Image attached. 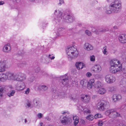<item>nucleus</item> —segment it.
<instances>
[{"label": "nucleus", "instance_id": "864d4df0", "mask_svg": "<svg viewBox=\"0 0 126 126\" xmlns=\"http://www.w3.org/2000/svg\"><path fill=\"white\" fill-rule=\"evenodd\" d=\"M30 89L29 88H27V90L25 91V94H28L29 92Z\"/></svg>", "mask_w": 126, "mask_h": 126}, {"label": "nucleus", "instance_id": "4468645a", "mask_svg": "<svg viewBox=\"0 0 126 126\" xmlns=\"http://www.w3.org/2000/svg\"><path fill=\"white\" fill-rule=\"evenodd\" d=\"M7 63L5 62H0V72H3L5 71Z\"/></svg>", "mask_w": 126, "mask_h": 126}, {"label": "nucleus", "instance_id": "4c0bfd02", "mask_svg": "<svg viewBox=\"0 0 126 126\" xmlns=\"http://www.w3.org/2000/svg\"><path fill=\"white\" fill-rule=\"evenodd\" d=\"M122 65L124 66L123 69L125 70V72L126 73V62L123 63Z\"/></svg>", "mask_w": 126, "mask_h": 126}, {"label": "nucleus", "instance_id": "8fccbe9b", "mask_svg": "<svg viewBox=\"0 0 126 126\" xmlns=\"http://www.w3.org/2000/svg\"><path fill=\"white\" fill-rule=\"evenodd\" d=\"M108 29L107 28L105 27L103 29V31H102L103 32H104L106 31H108Z\"/></svg>", "mask_w": 126, "mask_h": 126}, {"label": "nucleus", "instance_id": "6ab92c4d", "mask_svg": "<svg viewBox=\"0 0 126 126\" xmlns=\"http://www.w3.org/2000/svg\"><path fill=\"white\" fill-rule=\"evenodd\" d=\"M94 82V79H91L87 82V87L89 89H90L92 88L93 86Z\"/></svg>", "mask_w": 126, "mask_h": 126}, {"label": "nucleus", "instance_id": "dca6fc26", "mask_svg": "<svg viewBox=\"0 0 126 126\" xmlns=\"http://www.w3.org/2000/svg\"><path fill=\"white\" fill-rule=\"evenodd\" d=\"M119 39L120 42L122 43L126 42V35H120L119 37Z\"/></svg>", "mask_w": 126, "mask_h": 126}, {"label": "nucleus", "instance_id": "7c9ffc66", "mask_svg": "<svg viewBox=\"0 0 126 126\" xmlns=\"http://www.w3.org/2000/svg\"><path fill=\"white\" fill-rule=\"evenodd\" d=\"M10 50L8 49V47L6 46H4L3 48V51L5 52L8 53Z\"/></svg>", "mask_w": 126, "mask_h": 126}, {"label": "nucleus", "instance_id": "e2e57ef3", "mask_svg": "<svg viewBox=\"0 0 126 126\" xmlns=\"http://www.w3.org/2000/svg\"><path fill=\"white\" fill-rule=\"evenodd\" d=\"M41 126H44L43 125V123H40Z\"/></svg>", "mask_w": 126, "mask_h": 126}, {"label": "nucleus", "instance_id": "680f3d73", "mask_svg": "<svg viewBox=\"0 0 126 126\" xmlns=\"http://www.w3.org/2000/svg\"><path fill=\"white\" fill-rule=\"evenodd\" d=\"M113 28H114V29H117V26H115L113 27Z\"/></svg>", "mask_w": 126, "mask_h": 126}, {"label": "nucleus", "instance_id": "0eeeda50", "mask_svg": "<svg viewBox=\"0 0 126 126\" xmlns=\"http://www.w3.org/2000/svg\"><path fill=\"white\" fill-rule=\"evenodd\" d=\"M60 119L61 123L64 125L69 124L71 121V119L67 116H62Z\"/></svg>", "mask_w": 126, "mask_h": 126}, {"label": "nucleus", "instance_id": "c85d7f7f", "mask_svg": "<svg viewBox=\"0 0 126 126\" xmlns=\"http://www.w3.org/2000/svg\"><path fill=\"white\" fill-rule=\"evenodd\" d=\"M102 84L101 82L99 81H97L95 84H94V87L95 88H99L101 87Z\"/></svg>", "mask_w": 126, "mask_h": 126}, {"label": "nucleus", "instance_id": "ddd939ff", "mask_svg": "<svg viewBox=\"0 0 126 126\" xmlns=\"http://www.w3.org/2000/svg\"><path fill=\"white\" fill-rule=\"evenodd\" d=\"M25 79L26 76L25 75L20 74L17 77H15V79L18 81H22L25 80Z\"/></svg>", "mask_w": 126, "mask_h": 126}, {"label": "nucleus", "instance_id": "13d9d810", "mask_svg": "<svg viewBox=\"0 0 126 126\" xmlns=\"http://www.w3.org/2000/svg\"><path fill=\"white\" fill-rule=\"evenodd\" d=\"M48 121H49L51 120V119L49 117H47L45 118Z\"/></svg>", "mask_w": 126, "mask_h": 126}, {"label": "nucleus", "instance_id": "9d476101", "mask_svg": "<svg viewBox=\"0 0 126 126\" xmlns=\"http://www.w3.org/2000/svg\"><path fill=\"white\" fill-rule=\"evenodd\" d=\"M80 98L82 101L84 102L88 103L90 101V97L89 96L87 95H82L81 96Z\"/></svg>", "mask_w": 126, "mask_h": 126}, {"label": "nucleus", "instance_id": "aec40b11", "mask_svg": "<svg viewBox=\"0 0 126 126\" xmlns=\"http://www.w3.org/2000/svg\"><path fill=\"white\" fill-rule=\"evenodd\" d=\"M38 89L42 91H45L47 90L48 88L46 86L44 85H42L39 86Z\"/></svg>", "mask_w": 126, "mask_h": 126}, {"label": "nucleus", "instance_id": "39448f33", "mask_svg": "<svg viewBox=\"0 0 126 126\" xmlns=\"http://www.w3.org/2000/svg\"><path fill=\"white\" fill-rule=\"evenodd\" d=\"M105 114L107 115H111L112 118H116L120 117L121 116L120 114L116 111L114 109H110L105 112Z\"/></svg>", "mask_w": 126, "mask_h": 126}, {"label": "nucleus", "instance_id": "69168bd1", "mask_svg": "<svg viewBox=\"0 0 126 126\" xmlns=\"http://www.w3.org/2000/svg\"><path fill=\"white\" fill-rule=\"evenodd\" d=\"M27 122V119H25V123H26Z\"/></svg>", "mask_w": 126, "mask_h": 126}, {"label": "nucleus", "instance_id": "c756f323", "mask_svg": "<svg viewBox=\"0 0 126 126\" xmlns=\"http://www.w3.org/2000/svg\"><path fill=\"white\" fill-rule=\"evenodd\" d=\"M106 92V90L104 88H100L98 91V94H103Z\"/></svg>", "mask_w": 126, "mask_h": 126}, {"label": "nucleus", "instance_id": "cd10ccee", "mask_svg": "<svg viewBox=\"0 0 126 126\" xmlns=\"http://www.w3.org/2000/svg\"><path fill=\"white\" fill-rule=\"evenodd\" d=\"M94 68L95 69V72H99L101 71V68L99 65H96L94 66Z\"/></svg>", "mask_w": 126, "mask_h": 126}, {"label": "nucleus", "instance_id": "49530a36", "mask_svg": "<svg viewBox=\"0 0 126 126\" xmlns=\"http://www.w3.org/2000/svg\"><path fill=\"white\" fill-rule=\"evenodd\" d=\"M40 68L38 67H37L35 69V72L36 73H37L40 71Z\"/></svg>", "mask_w": 126, "mask_h": 126}, {"label": "nucleus", "instance_id": "58836bf2", "mask_svg": "<svg viewBox=\"0 0 126 126\" xmlns=\"http://www.w3.org/2000/svg\"><path fill=\"white\" fill-rule=\"evenodd\" d=\"M106 46H105L103 47L104 50L103 51V54L105 55H107L108 53L106 50Z\"/></svg>", "mask_w": 126, "mask_h": 126}, {"label": "nucleus", "instance_id": "2eb2a0df", "mask_svg": "<svg viewBox=\"0 0 126 126\" xmlns=\"http://www.w3.org/2000/svg\"><path fill=\"white\" fill-rule=\"evenodd\" d=\"M113 100L114 102H117L122 98V96L119 94H114L112 97Z\"/></svg>", "mask_w": 126, "mask_h": 126}, {"label": "nucleus", "instance_id": "c03bdc74", "mask_svg": "<svg viewBox=\"0 0 126 126\" xmlns=\"http://www.w3.org/2000/svg\"><path fill=\"white\" fill-rule=\"evenodd\" d=\"M85 33L89 36H90L91 35V32L88 30H86L85 31Z\"/></svg>", "mask_w": 126, "mask_h": 126}, {"label": "nucleus", "instance_id": "37998d69", "mask_svg": "<svg viewBox=\"0 0 126 126\" xmlns=\"http://www.w3.org/2000/svg\"><path fill=\"white\" fill-rule=\"evenodd\" d=\"M90 60L92 61H95V59L94 56H90Z\"/></svg>", "mask_w": 126, "mask_h": 126}, {"label": "nucleus", "instance_id": "b1692460", "mask_svg": "<svg viewBox=\"0 0 126 126\" xmlns=\"http://www.w3.org/2000/svg\"><path fill=\"white\" fill-rule=\"evenodd\" d=\"M87 80L86 79H83L81 80L80 82V84L83 87H86L88 83Z\"/></svg>", "mask_w": 126, "mask_h": 126}, {"label": "nucleus", "instance_id": "774afa93", "mask_svg": "<svg viewBox=\"0 0 126 126\" xmlns=\"http://www.w3.org/2000/svg\"><path fill=\"white\" fill-rule=\"evenodd\" d=\"M29 0L31 1H33L35 0Z\"/></svg>", "mask_w": 126, "mask_h": 126}, {"label": "nucleus", "instance_id": "5fc2aeb1", "mask_svg": "<svg viewBox=\"0 0 126 126\" xmlns=\"http://www.w3.org/2000/svg\"><path fill=\"white\" fill-rule=\"evenodd\" d=\"M5 46H8L9 47V49L10 50H11V47L10 46V44H6V45H5Z\"/></svg>", "mask_w": 126, "mask_h": 126}, {"label": "nucleus", "instance_id": "79ce46f5", "mask_svg": "<svg viewBox=\"0 0 126 126\" xmlns=\"http://www.w3.org/2000/svg\"><path fill=\"white\" fill-rule=\"evenodd\" d=\"M59 2L58 3V5H61L63 3H64V1L63 0H59Z\"/></svg>", "mask_w": 126, "mask_h": 126}, {"label": "nucleus", "instance_id": "6e6552de", "mask_svg": "<svg viewBox=\"0 0 126 126\" xmlns=\"http://www.w3.org/2000/svg\"><path fill=\"white\" fill-rule=\"evenodd\" d=\"M59 81L62 85V86H64L68 84L69 80L67 77L65 75L60 76Z\"/></svg>", "mask_w": 126, "mask_h": 126}, {"label": "nucleus", "instance_id": "a211bd4d", "mask_svg": "<svg viewBox=\"0 0 126 126\" xmlns=\"http://www.w3.org/2000/svg\"><path fill=\"white\" fill-rule=\"evenodd\" d=\"M84 47L85 49L88 51L92 50L93 49V46L88 43L84 44Z\"/></svg>", "mask_w": 126, "mask_h": 126}, {"label": "nucleus", "instance_id": "338daca9", "mask_svg": "<svg viewBox=\"0 0 126 126\" xmlns=\"http://www.w3.org/2000/svg\"><path fill=\"white\" fill-rule=\"evenodd\" d=\"M96 95H95L94 96H93V98H94L95 97H96Z\"/></svg>", "mask_w": 126, "mask_h": 126}, {"label": "nucleus", "instance_id": "9b49d317", "mask_svg": "<svg viewBox=\"0 0 126 126\" xmlns=\"http://www.w3.org/2000/svg\"><path fill=\"white\" fill-rule=\"evenodd\" d=\"M64 28L60 27L58 29L57 32L56 33L57 35L58 36H62L65 34L66 32Z\"/></svg>", "mask_w": 126, "mask_h": 126}, {"label": "nucleus", "instance_id": "0e129e2a", "mask_svg": "<svg viewBox=\"0 0 126 126\" xmlns=\"http://www.w3.org/2000/svg\"><path fill=\"white\" fill-rule=\"evenodd\" d=\"M81 121H82V124H84L85 122L84 121V120L82 119L81 120Z\"/></svg>", "mask_w": 126, "mask_h": 126}, {"label": "nucleus", "instance_id": "f257e3e1", "mask_svg": "<svg viewBox=\"0 0 126 126\" xmlns=\"http://www.w3.org/2000/svg\"><path fill=\"white\" fill-rule=\"evenodd\" d=\"M57 17L55 18L56 23H58L62 20L68 23H71L75 20V17L69 14H64L63 16L62 12L59 10H56L54 13Z\"/></svg>", "mask_w": 126, "mask_h": 126}, {"label": "nucleus", "instance_id": "412c9836", "mask_svg": "<svg viewBox=\"0 0 126 126\" xmlns=\"http://www.w3.org/2000/svg\"><path fill=\"white\" fill-rule=\"evenodd\" d=\"M5 91V87L4 86H0V98L3 96V94Z\"/></svg>", "mask_w": 126, "mask_h": 126}, {"label": "nucleus", "instance_id": "bb28decb", "mask_svg": "<svg viewBox=\"0 0 126 126\" xmlns=\"http://www.w3.org/2000/svg\"><path fill=\"white\" fill-rule=\"evenodd\" d=\"M27 65V63L25 62H23L17 64L18 67L20 68H23L26 66Z\"/></svg>", "mask_w": 126, "mask_h": 126}, {"label": "nucleus", "instance_id": "4d7b16f0", "mask_svg": "<svg viewBox=\"0 0 126 126\" xmlns=\"http://www.w3.org/2000/svg\"><path fill=\"white\" fill-rule=\"evenodd\" d=\"M119 126H126V125H125L123 124H119Z\"/></svg>", "mask_w": 126, "mask_h": 126}, {"label": "nucleus", "instance_id": "a18cd8bd", "mask_svg": "<svg viewBox=\"0 0 126 126\" xmlns=\"http://www.w3.org/2000/svg\"><path fill=\"white\" fill-rule=\"evenodd\" d=\"M53 55L49 54V58L51 60L55 58V57L52 56Z\"/></svg>", "mask_w": 126, "mask_h": 126}, {"label": "nucleus", "instance_id": "20e7f679", "mask_svg": "<svg viewBox=\"0 0 126 126\" xmlns=\"http://www.w3.org/2000/svg\"><path fill=\"white\" fill-rule=\"evenodd\" d=\"M66 51L68 55L67 57L70 60H71L73 58H76L78 56L79 53L77 49L74 47H68Z\"/></svg>", "mask_w": 126, "mask_h": 126}, {"label": "nucleus", "instance_id": "423d86ee", "mask_svg": "<svg viewBox=\"0 0 126 126\" xmlns=\"http://www.w3.org/2000/svg\"><path fill=\"white\" fill-rule=\"evenodd\" d=\"M109 106V102L104 100H101L98 104L97 107L99 110H104L107 109Z\"/></svg>", "mask_w": 126, "mask_h": 126}, {"label": "nucleus", "instance_id": "f704fd0d", "mask_svg": "<svg viewBox=\"0 0 126 126\" xmlns=\"http://www.w3.org/2000/svg\"><path fill=\"white\" fill-rule=\"evenodd\" d=\"M53 93H54V94L56 96H59L61 94V93L59 92L58 90H54L53 91Z\"/></svg>", "mask_w": 126, "mask_h": 126}, {"label": "nucleus", "instance_id": "f03ea898", "mask_svg": "<svg viewBox=\"0 0 126 126\" xmlns=\"http://www.w3.org/2000/svg\"><path fill=\"white\" fill-rule=\"evenodd\" d=\"M121 8V2L119 0H115L112 2L109 6V8L107 9L106 13L108 14L112 13H117L120 11Z\"/></svg>", "mask_w": 126, "mask_h": 126}, {"label": "nucleus", "instance_id": "e433bc0d", "mask_svg": "<svg viewBox=\"0 0 126 126\" xmlns=\"http://www.w3.org/2000/svg\"><path fill=\"white\" fill-rule=\"evenodd\" d=\"M122 56L121 57L122 58L126 59V52H123L121 53Z\"/></svg>", "mask_w": 126, "mask_h": 126}, {"label": "nucleus", "instance_id": "3c124183", "mask_svg": "<svg viewBox=\"0 0 126 126\" xmlns=\"http://www.w3.org/2000/svg\"><path fill=\"white\" fill-rule=\"evenodd\" d=\"M32 79L31 78L29 79V81L30 82H32L35 79V78L33 77H32Z\"/></svg>", "mask_w": 126, "mask_h": 126}, {"label": "nucleus", "instance_id": "393cba45", "mask_svg": "<svg viewBox=\"0 0 126 126\" xmlns=\"http://www.w3.org/2000/svg\"><path fill=\"white\" fill-rule=\"evenodd\" d=\"M25 87V83L23 82H21L20 85L19 84L18 86V88L19 90H22L24 89Z\"/></svg>", "mask_w": 126, "mask_h": 126}, {"label": "nucleus", "instance_id": "052dcab7", "mask_svg": "<svg viewBox=\"0 0 126 126\" xmlns=\"http://www.w3.org/2000/svg\"><path fill=\"white\" fill-rule=\"evenodd\" d=\"M4 3V2L3 1H0V5H2Z\"/></svg>", "mask_w": 126, "mask_h": 126}, {"label": "nucleus", "instance_id": "2f4dec72", "mask_svg": "<svg viewBox=\"0 0 126 126\" xmlns=\"http://www.w3.org/2000/svg\"><path fill=\"white\" fill-rule=\"evenodd\" d=\"M92 31L94 32L96 34H98L99 32H103L102 31H103V29H97L95 30L94 31L93 29H92Z\"/></svg>", "mask_w": 126, "mask_h": 126}, {"label": "nucleus", "instance_id": "1a4fd4ad", "mask_svg": "<svg viewBox=\"0 0 126 126\" xmlns=\"http://www.w3.org/2000/svg\"><path fill=\"white\" fill-rule=\"evenodd\" d=\"M106 81L109 83H111L114 82L115 80L114 77L110 75H107L105 77Z\"/></svg>", "mask_w": 126, "mask_h": 126}, {"label": "nucleus", "instance_id": "a878e982", "mask_svg": "<svg viewBox=\"0 0 126 126\" xmlns=\"http://www.w3.org/2000/svg\"><path fill=\"white\" fill-rule=\"evenodd\" d=\"M73 119L74 120V125L76 126L79 123V117L76 116H73Z\"/></svg>", "mask_w": 126, "mask_h": 126}, {"label": "nucleus", "instance_id": "5701e85b", "mask_svg": "<svg viewBox=\"0 0 126 126\" xmlns=\"http://www.w3.org/2000/svg\"><path fill=\"white\" fill-rule=\"evenodd\" d=\"M40 102L38 100L36 99H34L33 100V106L35 107H39Z\"/></svg>", "mask_w": 126, "mask_h": 126}, {"label": "nucleus", "instance_id": "bf43d9fd", "mask_svg": "<svg viewBox=\"0 0 126 126\" xmlns=\"http://www.w3.org/2000/svg\"><path fill=\"white\" fill-rule=\"evenodd\" d=\"M84 112H87L88 113H90V111L89 110H85Z\"/></svg>", "mask_w": 126, "mask_h": 126}, {"label": "nucleus", "instance_id": "7ed1b4c3", "mask_svg": "<svg viewBox=\"0 0 126 126\" xmlns=\"http://www.w3.org/2000/svg\"><path fill=\"white\" fill-rule=\"evenodd\" d=\"M120 62L117 60H113L110 62L111 67L110 68V72L112 74H115L118 72H119L122 67L121 64H119Z\"/></svg>", "mask_w": 126, "mask_h": 126}, {"label": "nucleus", "instance_id": "603ef678", "mask_svg": "<svg viewBox=\"0 0 126 126\" xmlns=\"http://www.w3.org/2000/svg\"><path fill=\"white\" fill-rule=\"evenodd\" d=\"M43 115L41 113H39L37 115V116L39 118H41L42 117Z\"/></svg>", "mask_w": 126, "mask_h": 126}, {"label": "nucleus", "instance_id": "de8ad7c7", "mask_svg": "<svg viewBox=\"0 0 126 126\" xmlns=\"http://www.w3.org/2000/svg\"><path fill=\"white\" fill-rule=\"evenodd\" d=\"M31 102L29 101L28 100L27 101V106L28 107H29L31 106Z\"/></svg>", "mask_w": 126, "mask_h": 126}, {"label": "nucleus", "instance_id": "72a5a7b5", "mask_svg": "<svg viewBox=\"0 0 126 126\" xmlns=\"http://www.w3.org/2000/svg\"><path fill=\"white\" fill-rule=\"evenodd\" d=\"M15 93V91L14 90H11L10 93H9L7 94L10 97L12 96H13Z\"/></svg>", "mask_w": 126, "mask_h": 126}, {"label": "nucleus", "instance_id": "ea45409f", "mask_svg": "<svg viewBox=\"0 0 126 126\" xmlns=\"http://www.w3.org/2000/svg\"><path fill=\"white\" fill-rule=\"evenodd\" d=\"M115 89L113 87H110L109 88V90L111 92H112Z\"/></svg>", "mask_w": 126, "mask_h": 126}, {"label": "nucleus", "instance_id": "c9c22d12", "mask_svg": "<svg viewBox=\"0 0 126 126\" xmlns=\"http://www.w3.org/2000/svg\"><path fill=\"white\" fill-rule=\"evenodd\" d=\"M94 117L95 119H97L98 118L102 117V116L101 114L99 113H97L94 115Z\"/></svg>", "mask_w": 126, "mask_h": 126}, {"label": "nucleus", "instance_id": "473e14b6", "mask_svg": "<svg viewBox=\"0 0 126 126\" xmlns=\"http://www.w3.org/2000/svg\"><path fill=\"white\" fill-rule=\"evenodd\" d=\"M86 118L89 121H92L94 119V116L92 115H89Z\"/></svg>", "mask_w": 126, "mask_h": 126}, {"label": "nucleus", "instance_id": "4be33fe9", "mask_svg": "<svg viewBox=\"0 0 126 126\" xmlns=\"http://www.w3.org/2000/svg\"><path fill=\"white\" fill-rule=\"evenodd\" d=\"M6 78L5 74H0V82H4L6 80Z\"/></svg>", "mask_w": 126, "mask_h": 126}, {"label": "nucleus", "instance_id": "f8f14e48", "mask_svg": "<svg viewBox=\"0 0 126 126\" xmlns=\"http://www.w3.org/2000/svg\"><path fill=\"white\" fill-rule=\"evenodd\" d=\"M6 79L8 80L10 79H15L14 77V75L13 73H11L10 72H7L5 74Z\"/></svg>", "mask_w": 126, "mask_h": 126}, {"label": "nucleus", "instance_id": "a19ab883", "mask_svg": "<svg viewBox=\"0 0 126 126\" xmlns=\"http://www.w3.org/2000/svg\"><path fill=\"white\" fill-rule=\"evenodd\" d=\"M98 125L99 126H102L103 122L102 120H99L98 122Z\"/></svg>", "mask_w": 126, "mask_h": 126}, {"label": "nucleus", "instance_id": "6e6d98bb", "mask_svg": "<svg viewBox=\"0 0 126 126\" xmlns=\"http://www.w3.org/2000/svg\"><path fill=\"white\" fill-rule=\"evenodd\" d=\"M13 0L15 3H18L20 1V0Z\"/></svg>", "mask_w": 126, "mask_h": 126}, {"label": "nucleus", "instance_id": "f3484780", "mask_svg": "<svg viewBox=\"0 0 126 126\" xmlns=\"http://www.w3.org/2000/svg\"><path fill=\"white\" fill-rule=\"evenodd\" d=\"M75 66L77 69L79 70L80 69H82L84 66H85V64L81 62H77L75 64Z\"/></svg>", "mask_w": 126, "mask_h": 126}, {"label": "nucleus", "instance_id": "09e8293b", "mask_svg": "<svg viewBox=\"0 0 126 126\" xmlns=\"http://www.w3.org/2000/svg\"><path fill=\"white\" fill-rule=\"evenodd\" d=\"M87 76L88 77H90L92 75V74L90 72H88L86 74Z\"/></svg>", "mask_w": 126, "mask_h": 126}]
</instances>
